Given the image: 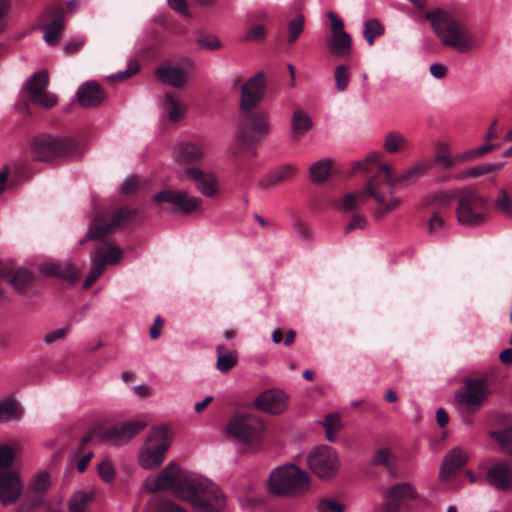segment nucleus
I'll return each mask as SVG.
<instances>
[{
  "instance_id": "obj_1",
  "label": "nucleus",
  "mask_w": 512,
  "mask_h": 512,
  "mask_svg": "<svg viewBox=\"0 0 512 512\" xmlns=\"http://www.w3.org/2000/svg\"><path fill=\"white\" fill-rule=\"evenodd\" d=\"M143 485L150 492L168 491L203 512H220L226 505L225 495L217 484L174 461L146 478Z\"/></svg>"
},
{
  "instance_id": "obj_2",
  "label": "nucleus",
  "mask_w": 512,
  "mask_h": 512,
  "mask_svg": "<svg viewBox=\"0 0 512 512\" xmlns=\"http://www.w3.org/2000/svg\"><path fill=\"white\" fill-rule=\"evenodd\" d=\"M381 154L372 152L367 157L358 162L355 171H372V164H377V171L367 181V192L379 205V211L376 217L390 213L397 209L401 203L400 197L393 192V187L402 184L410 185L414 183L426 170V165L417 163L405 170L401 175L396 176L393 167L388 163H378Z\"/></svg>"
},
{
  "instance_id": "obj_3",
  "label": "nucleus",
  "mask_w": 512,
  "mask_h": 512,
  "mask_svg": "<svg viewBox=\"0 0 512 512\" xmlns=\"http://www.w3.org/2000/svg\"><path fill=\"white\" fill-rule=\"evenodd\" d=\"M425 18L430 21L435 34L444 46L461 53L474 47L470 29L449 12L436 8L426 12Z\"/></svg>"
},
{
  "instance_id": "obj_4",
  "label": "nucleus",
  "mask_w": 512,
  "mask_h": 512,
  "mask_svg": "<svg viewBox=\"0 0 512 512\" xmlns=\"http://www.w3.org/2000/svg\"><path fill=\"white\" fill-rule=\"evenodd\" d=\"M310 474L294 463L276 467L270 473L269 490L278 496H300L311 488Z\"/></svg>"
},
{
  "instance_id": "obj_5",
  "label": "nucleus",
  "mask_w": 512,
  "mask_h": 512,
  "mask_svg": "<svg viewBox=\"0 0 512 512\" xmlns=\"http://www.w3.org/2000/svg\"><path fill=\"white\" fill-rule=\"evenodd\" d=\"M264 429L263 422L257 416L238 412L227 423L225 434L243 452H250L260 444Z\"/></svg>"
},
{
  "instance_id": "obj_6",
  "label": "nucleus",
  "mask_w": 512,
  "mask_h": 512,
  "mask_svg": "<svg viewBox=\"0 0 512 512\" xmlns=\"http://www.w3.org/2000/svg\"><path fill=\"white\" fill-rule=\"evenodd\" d=\"M171 444L172 438L167 426L153 427L138 450L139 466L148 471L157 470L162 465Z\"/></svg>"
},
{
  "instance_id": "obj_7",
  "label": "nucleus",
  "mask_w": 512,
  "mask_h": 512,
  "mask_svg": "<svg viewBox=\"0 0 512 512\" xmlns=\"http://www.w3.org/2000/svg\"><path fill=\"white\" fill-rule=\"evenodd\" d=\"M144 421H130L115 424L107 428L94 426L91 431L82 437L81 444L88 442L120 446L129 442L134 436L146 427Z\"/></svg>"
},
{
  "instance_id": "obj_8",
  "label": "nucleus",
  "mask_w": 512,
  "mask_h": 512,
  "mask_svg": "<svg viewBox=\"0 0 512 512\" xmlns=\"http://www.w3.org/2000/svg\"><path fill=\"white\" fill-rule=\"evenodd\" d=\"M456 218L460 225L478 227L489 218V202L486 196L475 190L462 193L458 198Z\"/></svg>"
},
{
  "instance_id": "obj_9",
  "label": "nucleus",
  "mask_w": 512,
  "mask_h": 512,
  "mask_svg": "<svg viewBox=\"0 0 512 512\" xmlns=\"http://www.w3.org/2000/svg\"><path fill=\"white\" fill-rule=\"evenodd\" d=\"M488 394L486 383L479 379L466 380L464 386L455 392V407L463 423L471 425V416L480 410Z\"/></svg>"
},
{
  "instance_id": "obj_10",
  "label": "nucleus",
  "mask_w": 512,
  "mask_h": 512,
  "mask_svg": "<svg viewBox=\"0 0 512 512\" xmlns=\"http://www.w3.org/2000/svg\"><path fill=\"white\" fill-rule=\"evenodd\" d=\"M31 150L34 157L40 161H50L61 156L74 157L80 154L78 142L69 137H54L48 134H39L31 141Z\"/></svg>"
},
{
  "instance_id": "obj_11",
  "label": "nucleus",
  "mask_w": 512,
  "mask_h": 512,
  "mask_svg": "<svg viewBox=\"0 0 512 512\" xmlns=\"http://www.w3.org/2000/svg\"><path fill=\"white\" fill-rule=\"evenodd\" d=\"M272 131L269 114L265 111L243 112L237 127V139L245 145L261 142Z\"/></svg>"
},
{
  "instance_id": "obj_12",
  "label": "nucleus",
  "mask_w": 512,
  "mask_h": 512,
  "mask_svg": "<svg viewBox=\"0 0 512 512\" xmlns=\"http://www.w3.org/2000/svg\"><path fill=\"white\" fill-rule=\"evenodd\" d=\"M307 465L321 480H330L340 469V458L331 446L318 445L308 452Z\"/></svg>"
},
{
  "instance_id": "obj_13",
  "label": "nucleus",
  "mask_w": 512,
  "mask_h": 512,
  "mask_svg": "<svg viewBox=\"0 0 512 512\" xmlns=\"http://www.w3.org/2000/svg\"><path fill=\"white\" fill-rule=\"evenodd\" d=\"M123 256V250L111 242H103L91 257V270L86 276L83 288H89L105 271L107 265L117 264Z\"/></svg>"
},
{
  "instance_id": "obj_14",
  "label": "nucleus",
  "mask_w": 512,
  "mask_h": 512,
  "mask_svg": "<svg viewBox=\"0 0 512 512\" xmlns=\"http://www.w3.org/2000/svg\"><path fill=\"white\" fill-rule=\"evenodd\" d=\"M156 204L167 203L173 212L190 214L201 209L202 200L199 197L191 196L185 190H163L152 197Z\"/></svg>"
},
{
  "instance_id": "obj_15",
  "label": "nucleus",
  "mask_w": 512,
  "mask_h": 512,
  "mask_svg": "<svg viewBox=\"0 0 512 512\" xmlns=\"http://www.w3.org/2000/svg\"><path fill=\"white\" fill-rule=\"evenodd\" d=\"M48 83L49 78L47 73L44 71L34 73L26 81L25 90L33 104L44 108H51L57 104V97L46 90Z\"/></svg>"
},
{
  "instance_id": "obj_16",
  "label": "nucleus",
  "mask_w": 512,
  "mask_h": 512,
  "mask_svg": "<svg viewBox=\"0 0 512 512\" xmlns=\"http://www.w3.org/2000/svg\"><path fill=\"white\" fill-rule=\"evenodd\" d=\"M136 215L135 209L128 207H121L113 211L108 219L103 224L93 223L87 232L89 239L101 238L106 234L112 233L117 229H120L131 223L134 216Z\"/></svg>"
},
{
  "instance_id": "obj_17",
  "label": "nucleus",
  "mask_w": 512,
  "mask_h": 512,
  "mask_svg": "<svg viewBox=\"0 0 512 512\" xmlns=\"http://www.w3.org/2000/svg\"><path fill=\"white\" fill-rule=\"evenodd\" d=\"M265 94V80L262 73H258L246 81L241 87L240 109L248 112L256 107Z\"/></svg>"
},
{
  "instance_id": "obj_18",
  "label": "nucleus",
  "mask_w": 512,
  "mask_h": 512,
  "mask_svg": "<svg viewBox=\"0 0 512 512\" xmlns=\"http://www.w3.org/2000/svg\"><path fill=\"white\" fill-rule=\"evenodd\" d=\"M417 497L418 493L411 483H397L384 490V509L386 512H396L401 504Z\"/></svg>"
},
{
  "instance_id": "obj_19",
  "label": "nucleus",
  "mask_w": 512,
  "mask_h": 512,
  "mask_svg": "<svg viewBox=\"0 0 512 512\" xmlns=\"http://www.w3.org/2000/svg\"><path fill=\"white\" fill-rule=\"evenodd\" d=\"M184 173L193 181L197 191L205 197L213 198L219 193V183L214 172L198 167L185 169Z\"/></svg>"
},
{
  "instance_id": "obj_20",
  "label": "nucleus",
  "mask_w": 512,
  "mask_h": 512,
  "mask_svg": "<svg viewBox=\"0 0 512 512\" xmlns=\"http://www.w3.org/2000/svg\"><path fill=\"white\" fill-rule=\"evenodd\" d=\"M23 491L19 473L12 470L0 471V501L4 505L15 503Z\"/></svg>"
},
{
  "instance_id": "obj_21",
  "label": "nucleus",
  "mask_w": 512,
  "mask_h": 512,
  "mask_svg": "<svg viewBox=\"0 0 512 512\" xmlns=\"http://www.w3.org/2000/svg\"><path fill=\"white\" fill-rule=\"evenodd\" d=\"M486 482L497 490H512V466L504 460L494 462L486 471Z\"/></svg>"
},
{
  "instance_id": "obj_22",
  "label": "nucleus",
  "mask_w": 512,
  "mask_h": 512,
  "mask_svg": "<svg viewBox=\"0 0 512 512\" xmlns=\"http://www.w3.org/2000/svg\"><path fill=\"white\" fill-rule=\"evenodd\" d=\"M288 401L289 398L284 391L268 390L255 399L254 405L268 414H280L286 410Z\"/></svg>"
},
{
  "instance_id": "obj_23",
  "label": "nucleus",
  "mask_w": 512,
  "mask_h": 512,
  "mask_svg": "<svg viewBox=\"0 0 512 512\" xmlns=\"http://www.w3.org/2000/svg\"><path fill=\"white\" fill-rule=\"evenodd\" d=\"M44 20L50 22L43 26L44 41L52 46L58 43L63 30L64 10L61 7L47 9L43 15Z\"/></svg>"
},
{
  "instance_id": "obj_24",
  "label": "nucleus",
  "mask_w": 512,
  "mask_h": 512,
  "mask_svg": "<svg viewBox=\"0 0 512 512\" xmlns=\"http://www.w3.org/2000/svg\"><path fill=\"white\" fill-rule=\"evenodd\" d=\"M39 272L44 276H55L71 283L75 282L79 275L78 268L72 262L43 263L39 267Z\"/></svg>"
},
{
  "instance_id": "obj_25",
  "label": "nucleus",
  "mask_w": 512,
  "mask_h": 512,
  "mask_svg": "<svg viewBox=\"0 0 512 512\" xmlns=\"http://www.w3.org/2000/svg\"><path fill=\"white\" fill-rule=\"evenodd\" d=\"M496 215L504 219H512V181L499 187L492 200Z\"/></svg>"
},
{
  "instance_id": "obj_26",
  "label": "nucleus",
  "mask_w": 512,
  "mask_h": 512,
  "mask_svg": "<svg viewBox=\"0 0 512 512\" xmlns=\"http://www.w3.org/2000/svg\"><path fill=\"white\" fill-rule=\"evenodd\" d=\"M104 99V92L99 84L94 81H88L78 88L77 100L84 108L99 105L104 101Z\"/></svg>"
},
{
  "instance_id": "obj_27",
  "label": "nucleus",
  "mask_w": 512,
  "mask_h": 512,
  "mask_svg": "<svg viewBox=\"0 0 512 512\" xmlns=\"http://www.w3.org/2000/svg\"><path fill=\"white\" fill-rule=\"evenodd\" d=\"M467 453L460 447H455L449 451L443 459L439 478L442 480L448 479L456 470L460 469L467 461Z\"/></svg>"
},
{
  "instance_id": "obj_28",
  "label": "nucleus",
  "mask_w": 512,
  "mask_h": 512,
  "mask_svg": "<svg viewBox=\"0 0 512 512\" xmlns=\"http://www.w3.org/2000/svg\"><path fill=\"white\" fill-rule=\"evenodd\" d=\"M155 75L162 84L181 88L186 82L188 73L183 68L162 66L155 71Z\"/></svg>"
},
{
  "instance_id": "obj_29",
  "label": "nucleus",
  "mask_w": 512,
  "mask_h": 512,
  "mask_svg": "<svg viewBox=\"0 0 512 512\" xmlns=\"http://www.w3.org/2000/svg\"><path fill=\"white\" fill-rule=\"evenodd\" d=\"M162 110L172 122L183 120L187 113V105L172 94H166L161 103Z\"/></svg>"
},
{
  "instance_id": "obj_30",
  "label": "nucleus",
  "mask_w": 512,
  "mask_h": 512,
  "mask_svg": "<svg viewBox=\"0 0 512 512\" xmlns=\"http://www.w3.org/2000/svg\"><path fill=\"white\" fill-rule=\"evenodd\" d=\"M295 172L296 168L292 164H282L271 170L265 177H263L259 182V186L261 188L271 187L279 182L288 180L295 174Z\"/></svg>"
},
{
  "instance_id": "obj_31",
  "label": "nucleus",
  "mask_w": 512,
  "mask_h": 512,
  "mask_svg": "<svg viewBox=\"0 0 512 512\" xmlns=\"http://www.w3.org/2000/svg\"><path fill=\"white\" fill-rule=\"evenodd\" d=\"M326 44L331 54L337 57L347 56L351 52V38L347 32L332 34Z\"/></svg>"
},
{
  "instance_id": "obj_32",
  "label": "nucleus",
  "mask_w": 512,
  "mask_h": 512,
  "mask_svg": "<svg viewBox=\"0 0 512 512\" xmlns=\"http://www.w3.org/2000/svg\"><path fill=\"white\" fill-rule=\"evenodd\" d=\"M370 463L372 466H384L391 477L396 478V461L392 450L388 447H381L377 449L371 457Z\"/></svg>"
},
{
  "instance_id": "obj_33",
  "label": "nucleus",
  "mask_w": 512,
  "mask_h": 512,
  "mask_svg": "<svg viewBox=\"0 0 512 512\" xmlns=\"http://www.w3.org/2000/svg\"><path fill=\"white\" fill-rule=\"evenodd\" d=\"M313 127V120L309 113L303 109H295L291 117V130L294 136L306 134Z\"/></svg>"
},
{
  "instance_id": "obj_34",
  "label": "nucleus",
  "mask_w": 512,
  "mask_h": 512,
  "mask_svg": "<svg viewBox=\"0 0 512 512\" xmlns=\"http://www.w3.org/2000/svg\"><path fill=\"white\" fill-rule=\"evenodd\" d=\"M333 166V160L321 159L314 162L309 168L310 179L314 184L324 183L329 175Z\"/></svg>"
},
{
  "instance_id": "obj_35",
  "label": "nucleus",
  "mask_w": 512,
  "mask_h": 512,
  "mask_svg": "<svg viewBox=\"0 0 512 512\" xmlns=\"http://www.w3.org/2000/svg\"><path fill=\"white\" fill-rule=\"evenodd\" d=\"M366 195H371L367 192V185L364 190H358L353 193H346L341 200H339L337 207L344 212L354 211L359 205L364 203Z\"/></svg>"
},
{
  "instance_id": "obj_36",
  "label": "nucleus",
  "mask_w": 512,
  "mask_h": 512,
  "mask_svg": "<svg viewBox=\"0 0 512 512\" xmlns=\"http://www.w3.org/2000/svg\"><path fill=\"white\" fill-rule=\"evenodd\" d=\"M319 424L325 429V436L329 442H335L338 432L343 428L341 416L338 413H331L324 416Z\"/></svg>"
},
{
  "instance_id": "obj_37",
  "label": "nucleus",
  "mask_w": 512,
  "mask_h": 512,
  "mask_svg": "<svg viewBox=\"0 0 512 512\" xmlns=\"http://www.w3.org/2000/svg\"><path fill=\"white\" fill-rule=\"evenodd\" d=\"M33 280V274L25 268L17 269L12 276L8 274L6 278V281L19 293L24 292L32 284Z\"/></svg>"
},
{
  "instance_id": "obj_38",
  "label": "nucleus",
  "mask_w": 512,
  "mask_h": 512,
  "mask_svg": "<svg viewBox=\"0 0 512 512\" xmlns=\"http://www.w3.org/2000/svg\"><path fill=\"white\" fill-rule=\"evenodd\" d=\"M406 145V137L398 131H391L384 137L383 149L389 154H394L403 150Z\"/></svg>"
},
{
  "instance_id": "obj_39",
  "label": "nucleus",
  "mask_w": 512,
  "mask_h": 512,
  "mask_svg": "<svg viewBox=\"0 0 512 512\" xmlns=\"http://www.w3.org/2000/svg\"><path fill=\"white\" fill-rule=\"evenodd\" d=\"M93 498L92 492L77 491L73 494L69 503V512H90L89 503Z\"/></svg>"
},
{
  "instance_id": "obj_40",
  "label": "nucleus",
  "mask_w": 512,
  "mask_h": 512,
  "mask_svg": "<svg viewBox=\"0 0 512 512\" xmlns=\"http://www.w3.org/2000/svg\"><path fill=\"white\" fill-rule=\"evenodd\" d=\"M21 416V410L18 402L7 398L0 401V422L18 419Z\"/></svg>"
},
{
  "instance_id": "obj_41",
  "label": "nucleus",
  "mask_w": 512,
  "mask_h": 512,
  "mask_svg": "<svg viewBox=\"0 0 512 512\" xmlns=\"http://www.w3.org/2000/svg\"><path fill=\"white\" fill-rule=\"evenodd\" d=\"M205 154L204 148L196 143H185L179 150V158L185 162H195L200 160Z\"/></svg>"
},
{
  "instance_id": "obj_42",
  "label": "nucleus",
  "mask_w": 512,
  "mask_h": 512,
  "mask_svg": "<svg viewBox=\"0 0 512 512\" xmlns=\"http://www.w3.org/2000/svg\"><path fill=\"white\" fill-rule=\"evenodd\" d=\"M503 165L504 164L501 163V162H499V163H491V164H481V165H478V166H475V167L467 169L463 173L462 177L463 178H468V177L476 178V177H480L482 175L489 174V173H492L494 171L500 170L503 167Z\"/></svg>"
},
{
  "instance_id": "obj_43",
  "label": "nucleus",
  "mask_w": 512,
  "mask_h": 512,
  "mask_svg": "<svg viewBox=\"0 0 512 512\" xmlns=\"http://www.w3.org/2000/svg\"><path fill=\"white\" fill-rule=\"evenodd\" d=\"M155 512H188L185 508L168 498H157L151 502Z\"/></svg>"
},
{
  "instance_id": "obj_44",
  "label": "nucleus",
  "mask_w": 512,
  "mask_h": 512,
  "mask_svg": "<svg viewBox=\"0 0 512 512\" xmlns=\"http://www.w3.org/2000/svg\"><path fill=\"white\" fill-rule=\"evenodd\" d=\"M383 27L377 19H370L364 23L363 36L371 46L376 37L383 34Z\"/></svg>"
},
{
  "instance_id": "obj_45",
  "label": "nucleus",
  "mask_w": 512,
  "mask_h": 512,
  "mask_svg": "<svg viewBox=\"0 0 512 512\" xmlns=\"http://www.w3.org/2000/svg\"><path fill=\"white\" fill-rule=\"evenodd\" d=\"M223 346H217V369L221 372H228L236 364L237 356L233 352L222 353Z\"/></svg>"
},
{
  "instance_id": "obj_46",
  "label": "nucleus",
  "mask_w": 512,
  "mask_h": 512,
  "mask_svg": "<svg viewBox=\"0 0 512 512\" xmlns=\"http://www.w3.org/2000/svg\"><path fill=\"white\" fill-rule=\"evenodd\" d=\"M304 16L297 14L288 23V42L293 43L301 35L304 30Z\"/></svg>"
},
{
  "instance_id": "obj_47",
  "label": "nucleus",
  "mask_w": 512,
  "mask_h": 512,
  "mask_svg": "<svg viewBox=\"0 0 512 512\" xmlns=\"http://www.w3.org/2000/svg\"><path fill=\"white\" fill-rule=\"evenodd\" d=\"M317 512H344V505L333 498H322L316 505Z\"/></svg>"
},
{
  "instance_id": "obj_48",
  "label": "nucleus",
  "mask_w": 512,
  "mask_h": 512,
  "mask_svg": "<svg viewBox=\"0 0 512 512\" xmlns=\"http://www.w3.org/2000/svg\"><path fill=\"white\" fill-rule=\"evenodd\" d=\"M492 436L498 440L506 453L512 455V427L501 432H494Z\"/></svg>"
},
{
  "instance_id": "obj_49",
  "label": "nucleus",
  "mask_w": 512,
  "mask_h": 512,
  "mask_svg": "<svg viewBox=\"0 0 512 512\" xmlns=\"http://www.w3.org/2000/svg\"><path fill=\"white\" fill-rule=\"evenodd\" d=\"M336 88L339 92L344 91L349 84L350 76L345 65H339L335 69Z\"/></svg>"
},
{
  "instance_id": "obj_50",
  "label": "nucleus",
  "mask_w": 512,
  "mask_h": 512,
  "mask_svg": "<svg viewBox=\"0 0 512 512\" xmlns=\"http://www.w3.org/2000/svg\"><path fill=\"white\" fill-rule=\"evenodd\" d=\"M436 162L445 168L453 166V159L449 155V146L446 143H440L437 147Z\"/></svg>"
},
{
  "instance_id": "obj_51",
  "label": "nucleus",
  "mask_w": 512,
  "mask_h": 512,
  "mask_svg": "<svg viewBox=\"0 0 512 512\" xmlns=\"http://www.w3.org/2000/svg\"><path fill=\"white\" fill-rule=\"evenodd\" d=\"M100 478L105 482H111L115 477V469L111 461L108 459L103 460L97 466Z\"/></svg>"
},
{
  "instance_id": "obj_52",
  "label": "nucleus",
  "mask_w": 512,
  "mask_h": 512,
  "mask_svg": "<svg viewBox=\"0 0 512 512\" xmlns=\"http://www.w3.org/2000/svg\"><path fill=\"white\" fill-rule=\"evenodd\" d=\"M139 70V64L137 62H130L126 69L118 71L117 73L108 76L111 81H122L128 79L132 75L136 74Z\"/></svg>"
},
{
  "instance_id": "obj_53",
  "label": "nucleus",
  "mask_w": 512,
  "mask_h": 512,
  "mask_svg": "<svg viewBox=\"0 0 512 512\" xmlns=\"http://www.w3.org/2000/svg\"><path fill=\"white\" fill-rule=\"evenodd\" d=\"M142 188L141 184L134 176H128L120 187V193L125 196H130Z\"/></svg>"
},
{
  "instance_id": "obj_54",
  "label": "nucleus",
  "mask_w": 512,
  "mask_h": 512,
  "mask_svg": "<svg viewBox=\"0 0 512 512\" xmlns=\"http://www.w3.org/2000/svg\"><path fill=\"white\" fill-rule=\"evenodd\" d=\"M15 457L14 450L8 445H0V470L10 467Z\"/></svg>"
},
{
  "instance_id": "obj_55",
  "label": "nucleus",
  "mask_w": 512,
  "mask_h": 512,
  "mask_svg": "<svg viewBox=\"0 0 512 512\" xmlns=\"http://www.w3.org/2000/svg\"><path fill=\"white\" fill-rule=\"evenodd\" d=\"M266 36V28L263 25L256 24L252 25L245 37L244 40L246 41H262Z\"/></svg>"
},
{
  "instance_id": "obj_56",
  "label": "nucleus",
  "mask_w": 512,
  "mask_h": 512,
  "mask_svg": "<svg viewBox=\"0 0 512 512\" xmlns=\"http://www.w3.org/2000/svg\"><path fill=\"white\" fill-rule=\"evenodd\" d=\"M367 225V220L361 213L355 212L352 216L351 221L346 225L344 231L345 233H349L354 229H365Z\"/></svg>"
},
{
  "instance_id": "obj_57",
  "label": "nucleus",
  "mask_w": 512,
  "mask_h": 512,
  "mask_svg": "<svg viewBox=\"0 0 512 512\" xmlns=\"http://www.w3.org/2000/svg\"><path fill=\"white\" fill-rule=\"evenodd\" d=\"M494 148L493 145L486 143L480 147H477L473 150L466 151L463 153V155L460 157V160L469 159V158H477L484 154L489 153Z\"/></svg>"
},
{
  "instance_id": "obj_58",
  "label": "nucleus",
  "mask_w": 512,
  "mask_h": 512,
  "mask_svg": "<svg viewBox=\"0 0 512 512\" xmlns=\"http://www.w3.org/2000/svg\"><path fill=\"white\" fill-rule=\"evenodd\" d=\"M66 333H67L66 328H57V329L51 330L44 335L43 341L47 345L52 344L58 340L63 339L64 336L66 335Z\"/></svg>"
},
{
  "instance_id": "obj_59",
  "label": "nucleus",
  "mask_w": 512,
  "mask_h": 512,
  "mask_svg": "<svg viewBox=\"0 0 512 512\" xmlns=\"http://www.w3.org/2000/svg\"><path fill=\"white\" fill-rule=\"evenodd\" d=\"M50 485V476L47 472L40 473L33 482L34 489L37 492H44Z\"/></svg>"
},
{
  "instance_id": "obj_60",
  "label": "nucleus",
  "mask_w": 512,
  "mask_h": 512,
  "mask_svg": "<svg viewBox=\"0 0 512 512\" xmlns=\"http://www.w3.org/2000/svg\"><path fill=\"white\" fill-rule=\"evenodd\" d=\"M202 48L208 50H216L221 47V42L216 36H205L198 40Z\"/></svg>"
},
{
  "instance_id": "obj_61",
  "label": "nucleus",
  "mask_w": 512,
  "mask_h": 512,
  "mask_svg": "<svg viewBox=\"0 0 512 512\" xmlns=\"http://www.w3.org/2000/svg\"><path fill=\"white\" fill-rule=\"evenodd\" d=\"M326 16L331 21L332 34H334V33L337 34V33L345 32L344 29H343L344 28V23H343L342 19L339 16H337L332 11L327 12Z\"/></svg>"
},
{
  "instance_id": "obj_62",
  "label": "nucleus",
  "mask_w": 512,
  "mask_h": 512,
  "mask_svg": "<svg viewBox=\"0 0 512 512\" xmlns=\"http://www.w3.org/2000/svg\"><path fill=\"white\" fill-rule=\"evenodd\" d=\"M12 8L11 0H0V32L4 30V20L9 15Z\"/></svg>"
},
{
  "instance_id": "obj_63",
  "label": "nucleus",
  "mask_w": 512,
  "mask_h": 512,
  "mask_svg": "<svg viewBox=\"0 0 512 512\" xmlns=\"http://www.w3.org/2000/svg\"><path fill=\"white\" fill-rule=\"evenodd\" d=\"M430 74L436 79H443L446 77L447 69L441 63H433L429 68Z\"/></svg>"
},
{
  "instance_id": "obj_64",
  "label": "nucleus",
  "mask_w": 512,
  "mask_h": 512,
  "mask_svg": "<svg viewBox=\"0 0 512 512\" xmlns=\"http://www.w3.org/2000/svg\"><path fill=\"white\" fill-rule=\"evenodd\" d=\"M444 219L437 213L433 214L429 219V231L434 232L442 228Z\"/></svg>"
}]
</instances>
